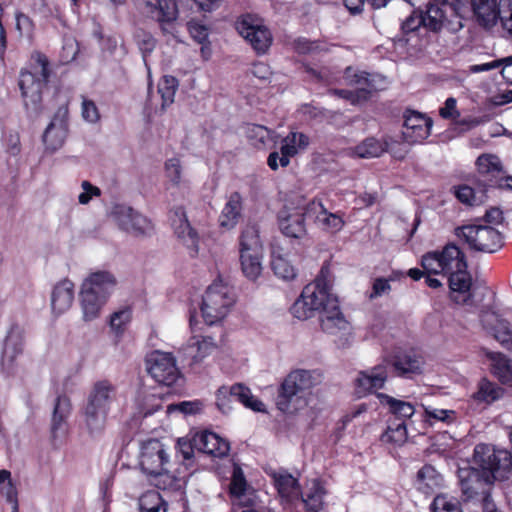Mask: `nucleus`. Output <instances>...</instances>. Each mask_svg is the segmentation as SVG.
<instances>
[{
    "label": "nucleus",
    "instance_id": "17",
    "mask_svg": "<svg viewBox=\"0 0 512 512\" xmlns=\"http://www.w3.org/2000/svg\"><path fill=\"white\" fill-rule=\"evenodd\" d=\"M24 350V332L17 325L13 324L3 343L0 357V370L6 376L14 374L16 368V359Z\"/></svg>",
    "mask_w": 512,
    "mask_h": 512
},
{
    "label": "nucleus",
    "instance_id": "2",
    "mask_svg": "<svg viewBox=\"0 0 512 512\" xmlns=\"http://www.w3.org/2000/svg\"><path fill=\"white\" fill-rule=\"evenodd\" d=\"M52 74L49 58L39 50H34L28 64L20 69L17 85L27 117L36 118L43 112V92Z\"/></svg>",
    "mask_w": 512,
    "mask_h": 512
},
{
    "label": "nucleus",
    "instance_id": "5",
    "mask_svg": "<svg viewBox=\"0 0 512 512\" xmlns=\"http://www.w3.org/2000/svg\"><path fill=\"white\" fill-rule=\"evenodd\" d=\"M115 285V277L106 271L92 273L84 280L80 291V303L85 321H92L99 317Z\"/></svg>",
    "mask_w": 512,
    "mask_h": 512
},
{
    "label": "nucleus",
    "instance_id": "21",
    "mask_svg": "<svg viewBox=\"0 0 512 512\" xmlns=\"http://www.w3.org/2000/svg\"><path fill=\"white\" fill-rule=\"evenodd\" d=\"M308 212L298 208L283 207L277 214L281 233L291 239H302L307 234L305 216Z\"/></svg>",
    "mask_w": 512,
    "mask_h": 512
},
{
    "label": "nucleus",
    "instance_id": "62",
    "mask_svg": "<svg viewBox=\"0 0 512 512\" xmlns=\"http://www.w3.org/2000/svg\"><path fill=\"white\" fill-rule=\"evenodd\" d=\"M82 117L90 123H96L100 119L99 110L94 101L83 98Z\"/></svg>",
    "mask_w": 512,
    "mask_h": 512
},
{
    "label": "nucleus",
    "instance_id": "28",
    "mask_svg": "<svg viewBox=\"0 0 512 512\" xmlns=\"http://www.w3.org/2000/svg\"><path fill=\"white\" fill-rule=\"evenodd\" d=\"M448 276L450 298L458 304L467 303L472 298V276L468 268H461L445 273Z\"/></svg>",
    "mask_w": 512,
    "mask_h": 512
},
{
    "label": "nucleus",
    "instance_id": "31",
    "mask_svg": "<svg viewBox=\"0 0 512 512\" xmlns=\"http://www.w3.org/2000/svg\"><path fill=\"white\" fill-rule=\"evenodd\" d=\"M197 450L199 452L221 458L229 453V443L211 431H202L194 435Z\"/></svg>",
    "mask_w": 512,
    "mask_h": 512
},
{
    "label": "nucleus",
    "instance_id": "15",
    "mask_svg": "<svg viewBox=\"0 0 512 512\" xmlns=\"http://www.w3.org/2000/svg\"><path fill=\"white\" fill-rule=\"evenodd\" d=\"M385 361L386 366L400 378L412 379L423 373L424 359L414 349H396Z\"/></svg>",
    "mask_w": 512,
    "mask_h": 512
},
{
    "label": "nucleus",
    "instance_id": "12",
    "mask_svg": "<svg viewBox=\"0 0 512 512\" xmlns=\"http://www.w3.org/2000/svg\"><path fill=\"white\" fill-rule=\"evenodd\" d=\"M236 30L241 37L251 46L257 56L266 55L274 41L273 34L262 20L252 14H244L236 21Z\"/></svg>",
    "mask_w": 512,
    "mask_h": 512
},
{
    "label": "nucleus",
    "instance_id": "25",
    "mask_svg": "<svg viewBox=\"0 0 512 512\" xmlns=\"http://www.w3.org/2000/svg\"><path fill=\"white\" fill-rule=\"evenodd\" d=\"M345 83L356 89H365L369 91V100L378 91L386 88L387 79L379 73H369L366 71H359L352 66L345 68L343 73Z\"/></svg>",
    "mask_w": 512,
    "mask_h": 512
},
{
    "label": "nucleus",
    "instance_id": "16",
    "mask_svg": "<svg viewBox=\"0 0 512 512\" xmlns=\"http://www.w3.org/2000/svg\"><path fill=\"white\" fill-rule=\"evenodd\" d=\"M68 118V103L60 105L42 136L47 150L54 152L63 146L69 132Z\"/></svg>",
    "mask_w": 512,
    "mask_h": 512
},
{
    "label": "nucleus",
    "instance_id": "8",
    "mask_svg": "<svg viewBox=\"0 0 512 512\" xmlns=\"http://www.w3.org/2000/svg\"><path fill=\"white\" fill-rule=\"evenodd\" d=\"M454 235L466 243L470 250L495 253L504 246V236L490 225L467 224L454 229Z\"/></svg>",
    "mask_w": 512,
    "mask_h": 512
},
{
    "label": "nucleus",
    "instance_id": "59",
    "mask_svg": "<svg viewBox=\"0 0 512 512\" xmlns=\"http://www.w3.org/2000/svg\"><path fill=\"white\" fill-rule=\"evenodd\" d=\"M246 136L251 141H256L264 144L269 136V130L267 127L259 124H250L246 130Z\"/></svg>",
    "mask_w": 512,
    "mask_h": 512
},
{
    "label": "nucleus",
    "instance_id": "3",
    "mask_svg": "<svg viewBox=\"0 0 512 512\" xmlns=\"http://www.w3.org/2000/svg\"><path fill=\"white\" fill-rule=\"evenodd\" d=\"M463 26L457 7L450 5L448 0H429L425 10H413L402 22L401 33L407 36L423 27L433 33L446 30L454 34Z\"/></svg>",
    "mask_w": 512,
    "mask_h": 512
},
{
    "label": "nucleus",
    "instance_id": "40",
    "mask_svg": "<svg viewBox=\"0 0 512 512\" xmlns=\"http://www.w3.org/2000/svg\"><path fill=\"white\" fill-rule=\"evenodd\" d=\"M377 397L382 405L388 406L389 412L393 415V418L389 419L390 421H404L406 423V420L410 419L415 413V408L410 402L398 400L384 393H378Z\"/></svg>",
    "mask_w": 512,
    "mask_h": 512
},
{
    "label": "nucleus",
    "instance_id": "20",
    "mask_svg": "<svg viewBox=\"0 0 512 512\" xmlns=\"http://www.w3.org/2000/svg\"><path fill=\"white\" fill-rule=\"evenodd\" d=\"M449 4L457 7L462 21L464 20L461 14L462 9L469 4L478 23L483 27L494 26L501 15V7L497 0H454Z\"/></svg>",
    "mask_w": 512,
    "mask_h": 512
},
{
    "label": "nucleus",
    "instance_id": "19",
    "mask_svg": "<svg viewBox=\"0 0 512 512\" xmlns=\"http://www.w3.org/2000/svg\"><path fill=\"white\" fill-rule=\"evenodd\" d=\"M149 12L159 23L163 34H170L176 38L175 21L181 11H185L183 3L179 0H154L148 2Z\"/></svg>",
    "mask_w": 512,
    "mask_h": 512
},
{
    "label": "nucleus",
    "instance_id": "46",
    "mask_svg": "<svg viewBox=\"0 0 512 512\" xmlns=\"http://www.w3.org/2000/svg\"><path fill=\"white\" fill-rule=\"evenodd\" d=\"M179 87V81L175 76L164 75L158 84V92L161 96V107L165 109L174 102L175 94Z\"/></svg>",
    "mask_w": 512,
    "mask_h": 512
},
{
    "label": "nucleus",
    "instance_id": "58",
    "mask_svg": "<svg viewBox=\"0 0 512 512\" xmlns=\"http://www.w3.org/2000/svg\"><path fill=\"white\" fill-rule=\"evenodd\" d=\"M368 409L367 404L362 403L354 407L351 411L347 412L339 421L337 430L339 431V437L343 434L347 425L356 417L366 412Z\"/></svg>",
    "mask_w": 512,
    "mask_h": 512
},
{
    "label": "nucleus",
    "instance_id": "56",
    "mask_svg": "<svg viewBox=\"0 0 512 512\" xmlns=\"http://www.w3.org/2000/svg\"><path fill=\"white\" fill-rule=\"evenodd\" d=\"M390 280L391 279L384 277L375 278L372 283V289L370 294L368 295V298L370 300H373L383 295H388L392 289L390 285Z\"/></svg>",
    "mask_w": 512,
    "mask_h": 512
},
{
    "label": "nucleus",
    "instance_id": "32",
    "mask_svg": "<svg viewBox=\"0 0 512 512\" xmlns=\"http://www.w3.org/2000/svg\"><path fill=\"white\" fill-rule=\"evenodd\" d=\"M72 411L70 398L66 395H59L54 404L51 418V436L55 440L67 432L68 418Z\"/></svg>",
    "mask_w": 512,
    "mask_h": 512
},
{
    "label": "nucleus",
    "instance_id": "38",
    "mask_svg": "<svg viewBox=\"0 0 512 512\" xmlns=\"http://www.w3.org/2000/svg\"><path fill=\"white\" fill-rule=\"evenodd\" d=\"M326 489L320 481H314L306 492H302L299 501L303 505L304 512H328L324 501Z\"/></svg>",
    "mask_w": 512,
    "mask_h": 512
},
{
    "label": "nucleus",
    "instance_id": "9",
    "mask_svg": "<svg viewBox=\"0 0 512 512\" xmlns=\"http://www.w3.org/2000/svg\"><path fill=\"white\" fill-rule=\"evenodd\" d=\"M420 264L426 272L434 274L468 268L464 251L454 242L446 243L440 250L426 252L422 255Z\"/></svg>",
    "mask_w": 512,
    "mask_h": 512
},
{
    "label": "nucleus",
    "instance_id": "42",
    "mask_svg": "<svg viewBox=\"0 0 512 512\" xmlns=\"http://www.w3.org/2000/svg\"><path fill=\"white\" fill-rule=\"evenodd\" d=\"M154 484L162 490H177L181 487L184 477L180 476L179 469L171 470L170 464L165 465L163 470L151 473Z\"/></svg>",
    "mask_w": 512,
    "mask_h": 512
},
{
    "label": "nucleus",
    "instance_id": "4",
    "mask_svg": "<svg viewBox=\"0 0 512 512\" xmlns=\"http://www.w3.org/2000/svg\"><path fill=\"white\" fill-rule=\"evenodd\" d=\"M315 371L295 369L288 373L277 389L275 404L284 414H294L307 405V395L318 383Z\"/></svg>",
    "mask_w": 512,
    "mask_h": 512
},
{
    "label": "nucleus",
    "instance_id": "7",
    "mask_svg": "<svg viewBox=\"0 0 512 512\" xmlns=\"http://www.w3.org/2000/svg\"><path fill=\"white\" fill-rule=\"evenodd\" d=\"M116 399V388L108 380L97 381L88 396L85 407V422L94 433L104 428L110 406Z\"/></svg>",
    "mask_w": 512,
    "mask_h": 512
},
{
    "label": "nucleus",
    "instance_id": "41",
    "mask_svg": "<svg viewBox=\"0 0 512 512\" xmlns=\"http://www.w3.org/2000/svg\"><path fill=\"white\" fill-rule=\"evenodd\" d=\"M243 199L239 192H233L228 197L220 215V225L233 228L239 222L242 215Z\"/></svg>",
    "mask_w": 512,
    "mask_h": 512
},
{
    "label": "nucleus",
    "instance_id": "27",
    "mask_svg": "<svg viewBox=\"0 0 512 512\" xmlns=\"http://www.w3.org/2000/svg\"><path fill=\"white\" fill-rule=\"evenodd\" d=\"M228 398H233L235 401L243 404L245 407L252 409L256 412L264 411V404L262 401L254 398L251 394L250 389L241 384L236 383L231 387L221 386L216 392L217 406L220 410H223L225 401Z\"/></svg>",
    "mask_w": 512,
    "mask_h": 512
},
{
    "label": "nucleus",
    "instance_id": "50",
    "mask_svg": "<svg viewBox=\"0 0 512 512\" xmlns=\"http://www.w3.org/2000/svg\"><path fill=\"white\" fill-rule=\"evenodd\" d=\"M187 30L193 40L202 45L201 52L205 53V44H210L209 38V28L202 24L198 20H190L187 22Z\"/></svg>",
    "mask_w": 512,
    "mask_h": 512
},
{
    "label": "nucleus",
    "instance_id": "52",
    "mask_svg": "<svg viewBox=\"0 0 512 512\" xmlns=\"http://www.w3.org/2000/svg\"><path fill=\"white\" fill-rule=\"evenodd\" d=\"M183 3L185 10H192L194 6L197 7L199 12L212 13L219 9L222 5V0H179Z\"/></svg>",
    "mask_w": 512,
    "mask_h": 512
},
{
    "label": "nucleus",
    "instance_id": "11",
    "mask_svg": "<svg viewBox=\"0 0 512 512\" xmlns=\"http://www.w3.org/2000/svg\"><path fill=\"white\" fill-rule=\"evenodd\" d=\"M460 500L463 503H480L492 494L495 482L485 477L475 467L467 466L457 471Z\"/></svg>",
    "mask_w": 512,
    "mask_h": 512
},
{
    "label": "nucleus",
    "instance_id": "13",
    "mask_svg": "<svg viewBox=\"0 0 512 512\" xmlns=\"http://www.w3.org/2000/svg\"><path fill=\"white\" fill-rule=\"evenodd\" d=\"M239 252L243 274L250 280H256L262 271V245L255 228L248 227L242 231L239 239Z\"/></svg>",
    "mask_w": 512,
    "mask_h": 512
},
{
    "label": "nucleus",
    "instance_id": "29",
    "mask_svg": "<svg viewBox=\"0 0 512 512\" xmlns=\"http://www.w3.org/2000/svg\"><path fill=\"white\" fill-rule=\"evenodd\" d=\"M272 479L282 503L294 506L299 502L302 488L297 478L289 472L284 471L273 473Z\"/></svg>",
    "mask_w": 512,
    "mask_h": 512
},
{
    "label": "nucleus",
    "instance_id": "23",
    "mask_svg": "<svg viewBox=\"0 0 512 512\" xmlns=\"http://www.w3.org/2000/svg\"><path fill=\"white\" fill-rule=\"evenodd\" d=\"M387 379L388 370L384 364H378L368 370L359 371L354 380L355 394L361 398L380 390L384 388Z\"/></svg>",
    "mask_w": 512,
    "mask_h": 512
},
{
    "label": "nucleus",
    "instance_id": "45",
    "mask_svg": "<svg viewBox=\"0 0 512 512\" xmlns=\"http://www.w3.org/2000/svg\"><path fill=\"white\" fill-rule=\"evenodd\" d=\"M407 425L404 421H388V426L385 432L381 435L383 443L394 445H402L407 440Z\"/></svg>",
    "mask_w": 512,
    "mask_h": 512
},
{
    "label": "nucleus",
    "instance_id": "24",
    "mask_svg": "<svg viewBox=\"0 0 512 512\" xmlns=\"http://www.w3.org/2000/svg\"><path fill=\"white\" fill-rule=\"evenodd\" d=\"M432 125L430 117L407 110L404 113L403 139L409 144L421 143L430 135Z\"/></svg>",
    "mask_w": 512,
    "mask_h": 512
},
{
    "label": "nucleus",
    "instance_id": "43",
    "mask_svg": "<svg viewBox=\"0 0 512 512\" xmlns=\"http://www.w3.org/2000/svg\"><path fill=\"white\" fill-rule=\"evenodd\" d=\"M503 392L504 390L498 384L491 382L487 378H482L472 398L478 403L491 404L502 398Z\"/></svg>",
    "mask_w": 512,
    "mask_h": 512
},
{
    "label": "nucleus",
    "instance_id": "36",
    "mask_svg": "<svg viewBox=\"0 0 512 512\" xmlns=\"http://www.w3.org/2000/svg\"><path fill=\"white\" fill-rule=\"evenodd\" d=\"M74 300V284L68 279L58 282L51 294V307L55 314L67 311Z\"/></svg>",
    "mask_w": 512,
    "mask_h": 512
},
{
    "label": "nucleus",
    "instance_id": "1",
    "mask_svg": "<svg viewBox=\"0 0 512 512\" xmlns=\"http://www.w3.org/2000/svg\"><path fill=\"white\" fill-rule=\"evenodd\" d=\"M331 270L328 262H325L315 280L307 284L300 297L290 308L292 315L299 320H306L320 312L321 329L329 334H335L345 330L348 326L343 313L338 305L337 298L331 293Z\"/></svg>",
    "mask_w": 512,
    "mask_h": 512
},
{
    "label": "nucleus",
    "instance_id": "44",
    "mask_svg": "<svg viewBox=\"0 0 512 512\" xmlns=\"http://www.w3.org/2000/svg\"><path fill=\"white\" fill-rule=\"evenodd\" d=\"M462 501L447 493L437 494L430 506V512H463Z\"/></svg>",
    "mask_w": 512,
    "mask_h": 512
},
{
    "label": "nucleus",
    "instance_id": "18",
    "mask_svg": "<svg viewBox=\"0 0 512 512\" xmlns=\"http://www.w3.org/2000/svg\"><path fill=\"white\" fill-rule=\"evenodd\" d=\"M113 215L121 230L136 237L151 235L154 230L152 222L132 207L116 206Z\"/></svg>",
    "mask_w": 512,
    "mask_h": 512
},
{
    "label": "nucleus",
    "instance_id": "22",
    "mask_svg": "<svg viewBox=\"0 0 512 512\" xmlns=\"http://www.w3.org/2000/svg\"><path fill=\"white\" fill-rule=\"evenodd\" d=\"M169 463L165 445L160 440L149 439L142 444L140 466L147 475L163 470Z\"/></svg>",
    "mask_w": 512,
    "mask_h": 512
},
{
    "label": "nucleus",
    "instance_id": "49",
    "mask_svg": "<svg viewBox=\"0 0 512 512\" xmlns=\"http://www.w3.org/2000/svg\"><path fill=\"white\" fill-rule=\"evenodd\" d=\"M423 417L424 421L429 425H433L438 421L450 424L455 420L456 413L454 410L438 409L429 406L425 407Z\"/></svg>",
    "mask_w": 512,
    "mask_h": 512
},
{
    "label": "nucleus",
    "instance_id": "61",
    "mask_svg": "<svg viewBox=\"0 0 512 512\" xmlns=\"http://www.w3.org/2000/svg\"><path fill=\"white\" fill-rule=\"evenodd\" d=\"M204 404L200 400L182 401L176 405L169 406V409L175 408L186 415H194L203 410Z\"/></svg>",
    "mask_w": 512,
    "mask_h": 512
},
{
    "label": "nucleus",
    "instance_id": "53",
    "mask_svg": "<svg viewBox=\"0 0 512 512\" xmlns=\"http://www.w3.org/2000/svg\"><path fill=\"white\" fill-rule=\"evenodd\" d=\"M247 489V481L241 468H235L229 485V493L232 497H242Z\"/></svg>",
    "mask_w": 512,
    "mask_h": 512
},
{
    "label": "nucleus",
    "instance_id": "47",
    "mask_svg": "<svg viewBox=\"0 0 512 512\" xmlns=\"http://www.w3.org/2000/svg\"><path fill=\"white\" fill-rule=\"evenodd\" d=\"M132 310L129 307L114 312L110 316V328L115 334L116 343L120 341L125 333L127 325L131 322Z\"/></svg>",
    "mask_w": 512,
    "mask_h": 512
},
{
    "label": "nucleus",
    "instance_id": "60",
    "mask_svg": "<svg viewBox=\"0 0 512 512\" xmlns=\"http://www.w3.org/2000/svg\"><path fill=\"white\" fill-rule=\"evenodd\" d=\"M161 504H164V500L160 493L154 490L147 491L139 499V507L141 512L147 510L150 507Z\"/></svg>",
    "mask_w": 512,
    "mask_h": 512
},
{
    "label": "nucleus",
    "instance_id": "26",
    "mask_svg": "<svg viewBox=\"0 0 512 512\" xmlns=\"http://www.w3.org/2000/svg\"><path fill=\"white\" fill-rule=\"evenodd\" d=\"M189 325L192 336L188 341L186 354L191 357V364H196L210 355L217 345L213 337L197 334L201 328L198 327L199 321L195 319L193 314L190 315Z\"/></svg>",
    "mask_w": 512,
    "mask_h": 512
},
{
    "label": "nucleus",
    "instance_id": "55",
    "mask_svg": "<svg viewBox=\"0 0 512 512\" xmlns=\"http://www.w3.org/2000/svg\"><path fill=\"white\" fill-rule=\"evenodd\" d=\"M16 28L22 36L27 37L29 40H33L35 24L28 15L24 13L16 14Z\"/></svg>",
    "mask_w": 512,
    "mask_h": 512
},
{
    "label": "nucleus",
    "instance_id": "30",
    "mask_svg": "<svg viewBox=\"0 0 512 512\" xmlns=\"http://www.w3.org/2000/svg\"><path fill=\"white\" fill-rule=\"evenodd\" d=\"M477 172L487 181L490 187L501 186L505 170L500 158L495 154L484 153L475 162Z\"/></svg>",
    "mask_w": 512,
    "mask_h": 512
},
{
    "label": "nucleus",
    "instance_id": "51",
    "mask_svg": "<svg viewBox=\"0 0 512 512\" xmlns=\"http://www.w3.org/2000/svg\"><path fill=\"white\" fill-rule=\"evenodd\" d=\"M330 93L349 101L353 105L369 101V91L365 89H332L330 90Z\"/></svg>",
    "mask_w": 512,
    "mask_h": 512
},
{
    "label": "nucleus",
    "instance_id": "35",
    "mask_svg": "<svg viewBox=\"0 0 512 512\" xmlns=\"http://www.w3.org/2000/svg\"><path fill=\"white\" fill-rule=\"evenodd\" d=\"M415 488L424 495H432L443 486V476L430 464H425L416 474Z\"/></svg>",
    "mask_w": 512,
    "mask_h": 512
},
{
    "label": "nucleus",
    "instance_id": "37",
    "mask_svg": "<svg viewBox=\"0 0 512 512\" xmlns=\"http://www.w3.org/2000/svg\"><path fill=\"white\" fill-rule=\"evenodd\" d=\"M306 211L316 213L317 222L321 224L325 231L332 234L339 232L345 224L341 216L328 212L320 201H311L306 206Z\"/></svg>",
    "mask_w": 512,
    "mask_h": 512
},
{
    "label": "nucleus",
    "instance_id": "39",
    "mask_svg": "<svg viewBox=\"0 0 512 512\" xmlns=\"http://www.w3.org/2000/svg\"><path fill=\"white\" fill-rule=\"evenodd\" d=\"M391 141L392 138L389 136H383L381 139L370 136L357 144L353 153L359 158L380 157L389 150Z\"/></svg>",
    "mask_w": 512,
    "mask_h": 512
},
{
    "label": "nucleus",
    "instance_id": "6",
    "mask_svg": "<svg viewBox=\"0 0 512 512\" xmlns=\"http://www.w3.org/2000/svg\"><path fill=\"white\" fill-rule=\"evenodd\" d=\"M473 461L475 468L493 482L504 481L511 476L512 457L506 449L479 443L474 448Z\"/></svg>",
    "mask_w": 512,
    "mask_h": 512
},
{
    "label": "nucleus",
    "instance_id": "54",
    "mask_svg": "<svg viewBox=\"0 0 512 512\" xmlns=\"http://www.w3.org/2000/svg\"><path fill=\"white\" fill-rule=\"evenodd\" d=\"M454 195L458 201L465 205L474 206L478 204L474 189L466 184L454 187Z\"/></svg>",
    "mask_w": 512,
    "mask_h": 512
},
{
    "label": "nucleus",
    "instance_id": "57",
    "mask_svg": "<svg viewBox=\"0 0 512 512\" xmlns=\"http://www.w3.org/2000/svg\"><path fill=\"white\" fill-rule=\"evenodd\" d=\"M177 453L182 456L184 461H193L194 450L197 449L194 437L192 440L179 438L176 445Z\"/></svg>",
    "mask_w": 512,
    "mask_h": 512
},
{
    "label": "nucleus",
    "instance_id": "63",
    "mask_svg": "<svg viewBox=\"0 0 512 512\" xmlns=\"http://www.w3.org/2000/svg\"><path fill=\"white\" fill-rule=\"evenodd\" d=\"M165 171L167 177L175 185H178L181 180V165L178 158H171L165 162Z\"/></svg>",
    "mask_w": 512,
    "mask_h": 512
},
{
    "label": "nucleus",
    "instance_id": "10",
    "mask_svg": "<svg viewBox=\"0 0 512 512\" xmlns=\"http://www.w3.org/2000/svg\"><path fill=\"white\" fill-rule=\"evenodd\" d=\"M234 303L229 287L222 282H213L202 298L201 312L205 324L211 326L222 321Z\"/></svg>",
    "mask_w": 512,
    "mask_h": 512
},
{
    "label": "nucleus",
    "instance_id": "33",
    "mask_svg": "<svg viewBox=\"0 0 512 512\" xmlns=\"http://www.w3.org/2000/svg\"><path fill=\"white\" fill-rule=\"evenodd\" d=\"M174 214L180 220V223L175 226V234L189 249L191 256L194 257L198 254L199 250V235L197 231L191 226L184 207H177L174 211Z\"/></svg>",
    "mask_w": 512,
    "mask_h": 512
},
{
    "label": "nucleus",
    "instance_id": "48",
    "mask_svg": "<svg viewBox=\"0 0 512 512\" xmlns=\"http://www.w3.org/2000/svg\"><path fill=\"white\" fill-rule=\"evenodd\" d=\"M271 268L274 274L283 280L289 281L296 277L295 268L281 255H272Z\"/></svg>",
    "mask_w": 512,
    "mask_h": 512
},
{
    "label": "nucleus",
    "instance_id": "14",
    "mask_svg": "<svg viewBox=\"0 0 512 512\" xmlns=\"http://www.w3.org/2000/svg\"><path fill=\"white\" fill-rule=\"evenodd\" d=\"M148 374L160 385L172 386L181 377L176 359L171 353L153 352L146 360Z\"/></svg>",
    "mask_w": 512,
    "mask_h": 512
},
{
    "label": "nucleus",
    "instance_id": "34",
    "mask_svg": "<svg viewBox=\"0 0 512 512\" xmlns=\"http://www.w3.org/2000/svg\"><path fill=\"white\" fill-rule=\"evenodd\" d=\"M309 145V137L302 133L291 131L281 141V167H287L290 164V158L294 157L298 150H304Z\"/></svg>",
    "mask_w": 512,
    "mask_h": 512
},
{
    "label": "nucleus",
    "instance_id": "64",
    "mask_svg": "<svg viewBox=\"0 0 512 512\" xmlns=\"http://www.w3.org/2000/svg\"><path fill=\"white\" fill-rule=\"evenodd\" d=\"M291 45L293 50L300 55L309 54L317 48L316 42L311 41L306 37H298L294 39Z\"/></svg>",
    "mask_w": 512,
    "mask_h": 512
}]
</instances>
